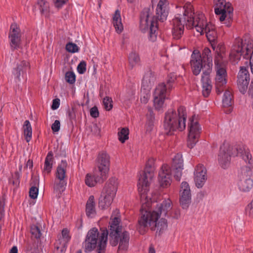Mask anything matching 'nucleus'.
<instances>
[{"mask_svg":"<svg viewBox=\"0 0 253 253\" xmlns=\"http://www.w3.org/2000/svg\"><path fill=\"white\" fill-rule=\"evenodd\" d=\"M149 160L144 171L138 179L137 183L138 191L141 202L142 203L140 209V216L138 218L136 226L137 230L141 234H144L148 226L151 227L152 230L156 229V234L161 235L168 228L167 220L160 217L163 214L165 216L171 209L172 202L169 199H165L161 203L157 204L155 209L151 210V205L154 201L151 198L148 199L147 193L149 191L150 181L154 176V170Z\"/></svg>","mask_w":253,"mask_h":253,"instance_id":"obj_1","label":"nucleus"},{"mask_svg":"<svg viewBox=\"0 0 253 253\" xmlns=\"http://www.w3.org/2000/svg\"><path fill=\"white\" fill-rule=\"evenodd\" d=\"M121 219L115 217L109 223L108 230L100 228L101 233L96 227L91 228L87 233L83 243L84 252L90 253L96 249L97 253H105L109 237L112 247L119 245L118 251H126L129 246L130 235L128 231L122 230Z\"/></svg>","mask_w":253,"mask_h":253,"instance_id":"obj_2","label":"nucleus"},{"mask_svg":"<svg viewBox=\"0 0 253 253\" xmlns=\"http://www.w3.org/2000/svg\"><path fill=\"white\" fill-rule=\"evenodd\" d=\"M190 63L195 76H198L203 70L201 78L202 93L205 97H208L212 89L211 81L210 78L212 67L211 50L207 47L204 48L202 53L198 49L194 50L191 55Z\"/></svg>","mask_w":253,"mask_h":253,"instance_id":"obj_3","label":"nucleus"},{"mask_svg":"<svg viewBox=\"0 0 253 253\" xmlns=\"http://www.w3.org/2000/svg\"><path fill=\"white\" fill-rule=\"evenodd\" d=\"M249 62L251 70L253 74V42L247 35L241 39L239 37L235 39L229 55V58L233 64H237L241 56Z\"/></svg>","mask_w":253,"mask_h":253,"instance_id":"obj_4","label":"nucleus"},{"mask_svg":"<svg viewBox=\"0 0 253 253\" xmlns=\"http://www.w3.org/2000/svg\"><path fill=\"white\" fill-rule=\"evenodd\" d=\"M177 112L173 109H169L165 113L163 127L165 133L168 135L173 134L177 130L182 131L185 128L187 119L185 107L180 106Z\"/></svg>","mask_w":253,"mask_h":253,"instance_id":"obj_5","label":"nucleus"},{"mask_svg":"<svg viewBox=\"0 0 253 253\" xmlns=\"http://www.w3.org/2000/svg\"><path fill=\"white\" fill-rule=\"evenodd\" d=\"M183 21L186 23V27L187 29H191L194 27L196 28L197 32L204 34V31L210 25L208 24L206 20L205 15L203 13H199L194 16V13L190 8L183 7Z\"/></svg>","mask_w":253,"mask_h":253,"instance_id":"obj_6","label":"nucleus"},{"mask_svg":"<svg viewBox=\"0 0 253 253\" xmlns=\"http://www.w3.org/2000/svg\"><path fill=\"white\" fill-rule=\"evenodd\" d=\"M118 179L113 177L106 183L99 198L98 207L101 210L108 208L111 205L118 189Z\"/></svg>","mask_w":253,"mask_h":253,"instance_id":"obj_7","label":"nucleus"},{"mask_svg":"<svg viewBox=\"0 0 253 253\" xmlns=\"http://www.w3.org/2000/svg\"><path fill=\"white\" fill-rule=\"evenodd\" d=\"M237 152L235 155L231 153L230 147L226 148L224 145L220 147V151L218 154V160L219 165L223 169H226L228 165L230 163L231 157L232 156H238L239 154H241L243 159L247 163L251 164L252 155L249 151L243 150L241 148H236Z\"/></svg>","mask_w":253,"mask_h":253,"instance_id":"obj_8","label":"nucleus"},{"mask_svg":"<svg viewBox=\"0 0 253 253\" xmlns=\"http://www.w3.org/2000/svg\"><path fill=\"white\" fill-rule=\"evenodd\" d=\"M150 9L144 8L140 16V26L143 32L149 29L148 39L152 42L156 41L157 38L158 25L157 21L154 18L149 20Z\"/></svg>","mask_w":253,"mask_h":253,"instance_id":"obj_9","label":"nucleus"},{"mask_svg":"<svg viewBox=\"0 0 253 253\" xmlns=\"http://www.w3.org/2000/svg\"><path fill=\"white\" fill-rule=\"evenodd\" d=\"M188 127L189 133L187 145L188 148L192 149L198 141L201 130L200 125L197 120H196L195 115L190 118Z\"/></svg>","mask_w":253,"mask_h":253,"instance_id":"obj_10","label":"nucleus"},{"mask_svg":"<svg viewBox=\"0 0 253 253\" xmlns=\"http://www.w3.org/2000/svg\"><path fill=\"white\" fill-rule=\"evenodd\" d=\"M213 3L215 14L220 15V21H224L227 15L231 17L233 8L230 2H226V0H213Z\"/></svg>","mask_w":253,"mask_h":253,"instance_id":"obj_11","label":"nucleus"},{"mask_svg":"<svg viewBox=\"0 0 253 253\" xmlns=\"http://www.w3.org/2000/svg\"><path fill=\"white\" fill-rule=\"evenodd\" d=\"M21 33L19 26L16 23H12L8 34L9 45L12 51L21 48Z\"/></svg>","mask_w":253,"mask_h":253,"instance_id":"obj_12","label":"nucleus"},{"mask_svg":"<svg viewBox=\"0 0 253 253\" xmlns=\"http://www.w3.org/2000/svg\"><path fill=\"white\" fill-rule=\"evenodd\" d=\"M96 169L98 172L107 177V174L110 169V157L106 152H100L95 160Z\"/></svg>","mask_w":253,"mask_h":253,"instance_id":"obj_13","label":"nucleus"},{"mask_svg":"<svg viewBox=\"0 0 253 253\" xmlns=\"http://www.w3.org/2000/svg\"><path fill=\"white\" fill-rule=\"evenodd\" d=\"M168 94L164 83H161L157 86L154 93V105L156 110L159 111L162 108Z\"/></svg>","mask_w":253,"mask_h":253,"instance_id":"obj_14","label":"nucleus"},{"mask_svg":"<svg viewBox=\"0 0 253 253\" xmlns=\"http://www.w3.org/2000/svg\"><path fill=\"white\" fill-rule=\"evenodd\" d=\"M30 69V64L26 60H20L16 65L12 71L15 82L21 81V77L23 79L27 78V71Z\"/></svg>","mask_w":253,"mask_h":253,"instance_id":"obj_15","label":"nucleus"},{"mask_svg":"<svg viewBox=\"0 0 253 253\" xmlns=\"http://www.w3.org/2000/svg\"><path fill=\"white\" fill-rule=\"evenodd\" d=\"M171 171V168L169 165H162L158 174V181L161 187L166 188L170 185Z\"/></svg>","mask_w":253,"mask_h":253,"instance_id":"obj_16","label":"nucleus"},{"mask_svg":"<svg viewBox=\"0 0 253 253\" xmlns=\"http://www.w3.org/2000/svg\"><path fill=\"white\" fill-rule=\"evenodd\" d=\"M191 202V194L189 184L183 181L180 190V205L183 209H187Z\"/></svg>","mask_w":253,"mask_h":253,"instance_id":"obj_17","label":"nucleus"},{"mask_svg":"<svg viewBox=\"0 0 253 253\" xmlns=\"http://www.w3.org/2000/svg\"><path fill=\"white\" fill-rule=\"evenodd\" d=\"M237 78L238 87L240 91L244 94L247 91L250 81V74L246 67H240Z\"/></svg>","mask_w":253,"mask_h":253,"instance_id":"obj_18","label":"nucleus"},{"mask_svg":"<svg viewBox=\"0 0 253 253\" xmlns=\"http://www.w3.org/2000/svg\"><path fill=\"white\" fill-rule=\"evenodd\" d=\"M215 77V87L216 93H221L224 90V86L227 83V72L224 68H216Z\"/></svg>","mask_w":253,"mask_h":253,"instance_id":"obj_19","label":"nucleus"},{"mask_svg":"<svg viewBox=\"0 0 253 253\" xmlns=\"http://www.w3.org/2000/svg\"><path fill=\"white\" fill-rule=\"evenodd\" d=\"M171 168L173 170L175 179L177 181H180L183 169V160L181 153H177L174 156Z\"/></svg>","mask_w":253,"mask_h":253,"instance_id":"obj_20","label":"nucleus"},{"mask_svg":"<svg viewBox=\"0 0 253 253\" xmlns=\"http://www.w3.org/2000/svg\"><path fill=\"white\" fill-rule=\"evenodd\" d=\"M206 173L207 169L203 165H197L194 171V181L198 188H202L204 185L207 179Z\"/></svg>","mask_w":253,"mask_h":253,"instance_id":"obj_21","label":"nucleus"},{"mask_svg":"<svg viewBox=\"0 0 253 253\" xmlns=\"http://www.w3.org/2000/svg\"><path fill=\"white\" fill-rule=\"evenodd\" d=\"M186 23V21H185V22L183 21V15L181 17H175L173 19L172 34L174 39L179 40L182 37Z\"/></svg>","mask_w":253,"mask_h":253,"instance_id":"obj_22","label":"nucleus"},{"mask_svg":"<svg viewBox=\"0 0 253 253\" xmlns=\"http://www.w3.org/2000/svg\"><path fill=\"white\" fill-rule=\"evenodd\" d=\"M169 14V7L167 0H160L157 6L155 20L163 22L167 19Z\"/></svg>","mask_w":253,"mask_h":253,"instance_id":"obj_23","label":"nucleus"},{"mask_svg":"<svg viewBox=\"0 0 253 253\" xmlns=\"http://www.w3.org/2000/svg\"><path fill=\"white\" fill-rule=\"evenodd\" d=\"M107 176L101 174L100 172L95 169L93 172V174L87 173L85 176V183L89 187H93L97 183H101L106 179Z\"/></svg>","mask_w":253,"mask_h":253,"instance_id":"obj_24","label":"nucleus"},{"mask_svg":"<svg viewBox=\"0 0 253 253\" xmlns=\"http://www.w3.org/2000/svg\"><path fill=\"white\" fill-rule=\"evenodd\" d=\"M154 73L149 69L145 73L142 81V88L144 89H149L154 84L155 81Z\"/></svg>","mask_w":253,"mask_h":253,"instance_id":"obj_25","label":"nucleus"},{"mask_svg":"<svg viewBox=\"0 0 253 253\" xmlns=\"http://www.w3.org/2000/svg\"><path fill=\"white\" fill-rule=\"evenodd\" d=\"M240 177V179L238 182V186L240 191L242 192H249L253 187V181L247 176Z\"/></svg>","mask_w":253,"mask_h":253,"instance_id":"obj_26","label":"nucleus"},{"mask_svg":"<svg viewBox=\"0 0 253 253\" xmlns=\"http://www.w3.org/2000/svg\"><path fill=\"white\" fill-rule=\"evenodd\" d=\"M67 163L66 160H62L61 163L57 167L55 173V180L66 181L65 179V175Z\"/></svg>","mask_w":253,"mask_h":253,"instance_id":"obj_27","label":"nucleus"},{"mask_svg":"<svg viewBox=\"0 0 253 253\" xmlns=\"http://www.w3.org/2000/svg\"><path fill=\"white\" fill-rule=\"evenodd\" d=\"M94 197L91 195L89 197L85 206L86 215L88 217L92 218L96 215Z\"/></svg>","mask_w":253,"mask_h":253,"instance_id":"obj_28","label":"nucleus"},{"mask_svg":"<svg viewBox=\"0 0 253 253\" xmlns=\"http://www.w3.org/2000/svg\"><path fill=\"white\" fill-rule=\"evenodd\" d=\"M112 23L117 33H121L123 31L124 28L122 23L121 11L119 9L116 10L113 16Z\"/></svg>","mask_w":253,"mask_h":253,"instance_id":"obj_29","label":"nucleus"},{"mask_svg":"<svg viewBox=\"0 0 253 253\" xmlns=\"http://www.w3.org/2000/svg\"><path fill=\"white\" fill-rule=\"evenodd\" d=\"M147 121L145 124L146 132H150L153 129L155 120V114L151 109H148V113L146 115Z\"/></svg>","mask_w":253,"mask_h":253,"instance_id":"obj_30","label":"nucleus"},{"mask_svg":"<svg viewBox=\"0 0 253 253\" xmlns=\"http://www.w3.org/2000/svg\"><path fill=\"white\" fill-rule=\"evenodd\" d=\"M53 154L52 151L48 152L44 161L43 170L47 174L50 173L53 164Z\"/></svg>","mask_w":253,"mask_h":253,"instance_id":"obj_31","label":"nucleus"},{"mask_svg":"<svg viewBox=\"0 0 253 253\" xmlns=\"http://www.w3.org/2000/svg\"><path fill=\"white\" fill-rule=\"evenodd\" d=\"M67 181L54 180L53 185V192L59 197L62 194L66 189Z\"/></svg>","mask_w":253,"mask_h":253,"instance_id":"obj_32","label":"nucleus"},{"mask_svg":"<svg viewBox=\"0 0 253 253\" xmlns=\"http://www.w3.org/2000/svg\"><path fill=\"white\" fill-rule=\"evenodd\" d=\"M37 4L39 6V9L41 14L45 17L49 16L50 7L49 3L45 0H39L37 1Z\"/></svg>","mask_w":253,"mask_h":253,"instance_id":"obj_33","label":"nucleus"},{"mask_svg":"<svg viewBox=\"0 0 253 253\" xmlns=\"http://www.w3.org/2000/svg\"><path fill=\"white\" fill-rule=\"evenodd\" d=\"M222 104L224 107H230L227 110L225 111L226 114H229L232 111L231 108L232 106V98L231 94L228 90L225 91L223 94L222 99Z\"/></svg>","mask_w":253,"mask_h":253,"instance_id":"obj_34","label":"nucleus"},{"mask_svg":"<svg viewBox=\"0 0 253 253\" xmlns=\"http://www.w3.org/2000/svg\"><path fill=\"white\" fill-rule=\"evenodd\" d=\"M204 32L206 34L207 38L208 41L211 42H214L217 38V33L214 30L213 26L210 25L208 27L205 29Z\"/></svg>","mask_w":253,"mask_h":253,"instance_id":"obj_35","label":"nucleus"},{"mask_svg":"<svg viewBox=\"0 0 253 253\" xmlns=\"http://www.w3.org/2000/svg\"><path fill=\"white\" fill-rule=\"evenodd\" d=\"M24 135L26 141L29 142L32 139V128L29 120H26L23 125Z\"/></svg>","mask_w":253,"mask_h":253,"instance_id":"obj_36","label":"nucleus"},{"mask_svg":"<svg viewBox=\"0 0 253 253\" xmlns=\"http://www.w3.org/2000/svg\"><path fill=\"white\" fill-rule=\"evenodd\" d=\"M128 61L131 68H133L140 62L139 54L135 51H132L129 54Z\"/></svg>","mask_w":253,"mask_h":253,"instance_id":"obj_37","label":"nucleus"},{"mask_svg":"<svg viewBox=\"0 0 253 253\" xmlns=\"http://www.w3.org/2000/svg\"><path fill=\"white\" fill-rule=\"evenodd\" d=\"M41 227V226L38 224H32L31 226L30 232L31 233L32 238L36 239H40L42 235Z\"/></svg>","mask_w":253,"mask_h":253,"instance_id":"obj_38","label":"nucleus"},{"mask_svg":"<svg viewBox=\"0 0 253 253\" xmlns=\"http://www.w3.org/2000/svg\"><path fill=\"white\" fill-rule=\"evenodd\" d=\"M177 79V76L174 73H171L168 75L167 79L166 88L168 90V93L172 89L173 87V84L175 83Z\"/></svg>","mask_w":253,"mask_h":253,"instance_id":"obj_39","label":"nucleus"},{"mask_svg":"<svg viewBox=\"0 0 253 253\" xmlns=\"http://www.w3.org/2000/svg\"><path fill=\"white\" fill-rule=\"evenodd\" d=\"M222 60L223 56L220 51V49L217 48L215 51L214 62L215 67L216 68H224L222 67Z\"/></svg>","mask_w":253,"mask_h":253,"instance_id":"obj_40","label":"nucleus"},{"mask_svg":"<svg viewBox=\"0 0 253 253\" xmlns=\"http://www.w3.org/2000/svg\"><path fill=\"white\" fill-rule=\"evenodd\" d=\"M129 129L127 127H123L118 133L119 140L124 143L128 139Z\"/></svg>","mask_w":253,"mask_h":253,"instance_id":"obj_41","label":"nucleus"},{"mask_svg":"<svg viewBox=\"0 0 253 253\" xmlns=\"http://www.w3.org/2000/svg\"><path fill=\"white\" fill-rule=\"evenodd\" d=\"M67 245L66 244H61L59 245L57 243L54 244V249L52 253H65L66 250Z\"/></svg>","mask_w":253,"mask_h":253,"instance_id":"obj_42","label":"nucleus"},{"mask_svg":"<svg viewBox=\"0 0 253 253\" xmlns=\"http://www.w3.org/2000/svg\"><path fill=\"white\" fill-rule=\"evenodd\" d=\"M104 108L107 111H110L113 108V101L111 97L106 96L103 100Z\"/></svg>","mask_w":253,"mask_h":253,"instance_id":"obj_43","label":"nucleus"},{"mask_svg":"<svg viewBox=\"0 0 253 253\" xmlns=\"http://www.w3.org/2000/svg\"><path fill=\"white\" fill-rule=\"evenodd\" d=\"M65 77L66 81L70 84H73L76 82V75L73 71L67 72Z\"/></svg>","mask_w":253,"mask_h":253,"instance_id":"obj_44","label":"nucleus"},{"mask_svg":"<svg viewBox=\"0 0 253 253\" xmlns=\"http://www.w3.org/2000/svg\"><path fill=\"white\" fill-rule=\"evenodd\" d=\"M66 49L67 51L71 53L78 52L80 50L79 47L76 43L70 42L67 43Z\"/></svg>","mask_w":253,"mask_h":253,"instance_id":"obj_45","label":"nucleus"},{"mask_svg":"<svg viewBox=\"0 0 253 253\" xmlns=\"http://www.w3.org/2000/svg\"><path fill=\"white\" fill-rule=\"evenodd\" d=\"M21 174L19 173L18 172H15L12 175V180L11 181L12 184L15 186L16 188H18L19 186L20 183V177Z\"/></svg>","mask_w":253,"mask_h":253,"instance_id":"obj_46","label":"nucleus"},{"mask_svg":"<svg viewBox=\"0 0 253 253\" xmlns=\"http://www.w3.org/2000/svg\"><path fill=\"white\" fill-rule=\"evenodd\" d=\"M61 235L64 241V243L63 244H66V245H67V243L71 240L69 230L67 228H64L62 230Z\"/></svg>","mask_w":253,"mask_h":253,"instance_id":"obj_47","label":"nucleus"},{"mask_svg":"<svg viewBox=\"0 0 253 253\" xmlns=\"http://www.w3.org/2000/svg\"><path fill=\"white\" fill-rule=\"evenodd\" d=\"M67 116L72 124H73V121H75L76 118L75 109L73 107L71 109L68 108L67 111Z\"/></svg>","mask_w":253,"mask_h":253,"instance_id":"obj_48","label":"nucleus"},{"mask_svg":"<svg viewBox=\"0 0 253 253\" xmlns=\"http://www.w3.org/2000/svg\"><path fill=\"white\" fill-rule=\"evenodd\" d=\"M39 193V188L36 186H32L29 190V196L32 199L37 198Z\"/></svg>","mask_w":253,"mask_h":253,"instance_id":"obj_49","label":"nucleus"},{"mask_svg":"<svg viewBox=\"0 0 253 253\" xmlns=\"http://www.w3.org/2000/svg\"><path fill=\"white\" fill-rule=\"evenodd\" d=\"M86 64L84 61H82L77 66V71L80 74H83L86 70Z\"/></svg>","mask_w":253,"mask_h":253,"instance_id":"obj_50","label":"nucleus"},{"mask_svg":"<svg viewBox=\"0 0 253 253\" xmlns=\"http://www.w3.org/2000/svg\"><path fill=\"white\" fill-rule=\"evenodd\" d=\"M245 211L249 217L253 218V199L249 204L245 208Z\"/></svg>","mask_w":253,"mask_h":253,"instance_id":"obj_51","label":"nucleus"},{"mask_svg":"<svg viewBox=\"0 0 253 253\" xmlns=\"http://www.w3.org/2000/svg\"><path fill=\"white\" fill-rule=\"evenodd\" d=\"M90 115L93 118H96L99 117V113L98 108L96 106H93L90 109Z\"/></svg>","mask_w":253,"mask_h":253,"instance_id":"obj_52","label":"nucleus"},{"mask_svg":"<svg viewBox=\"0 0 253 253\" xmlns=\"http://www.w3.org/2000/svg\"><path fill=\"white\" fill-rule=\"evenodd\" d=\"M60 128V123L59 120H55L51 125V129L53 132L59 131Z\"/></svg>","mask_w":253,"mask_h":253,"instance_id":"obj_53","label":"nucleus"},{"mask_svg":"<svg viewBox=\"0 0 253 253\" xmlns=\"http://www.w3.org/2000/svg\"><path fill=\"white\" fill-rule=\"evenodd\" d=\"M55 6L57 8H61L68 0H53Z\"/></svg>","mask_w":253,"mask_h":253,"instance_id":"obj_54","label":"nucleus"},{"mask_svg":"<svg viewBox=\"0 0 253 253\" xmlns=\"http://www.w3.org/2000/svg\"><path fill=\"white\" fill-rule=\"evenodd\" d=\"M60 99L59 98H55L52 100V104L51 108L53 110L57 109L60 105Z\"/></svg>","mask_w":253,"mask_h":253,"instance_id":"obj_55","label":"nucleus"},{"mask_svg":"<svg viewBox=\"0 0 253 253\" xmlns=\"http://www.w3.org/2000/svg\"><path fill=\"white\" fill-rule=\"evenodd\" d=\"M172 217L173 218L178 219L180 216V211L179 209H175L173 211Z\"/></svg>","mask_w":253,"mask_h":253,"instance_id":"obj_56","label":"nucleus"},{"mask_svg":"<svg viewBox=\"0 0 253 253\" xmlns=\"http://www.w3.org/2000/svg\"><path fill=\"white\" fill-rule=\"evenodd\" d=\"M249 95L253 98V80L252 81L249 89Z\"/></svg>","mask_w":253,"mask_h":253,"instance_id":"obj_57","label":"nucleus"},{"mask_svg":"<svg viewBox=\"0 0 253 253\" xmlns=\"http://www.w3.org/2000/svg\"><path fill=\"white\" fill-rule=\"evenodd\" d=\"M28 167H29L30 169H32L33 167V162L31 159H29L27 162L25 168H27Z\"/></svg>","mask_w":253,"mask_h":253,"instance_id":"obj_58","label":"nucleus"},{"mask_svg":"<svg viewBox=\"0 0 253 253\" xmlns=\"http://www.w3.org/2000/svg\"><path fill=\"white\" fill-rule=\"evenodd\" d=\"M0 211L4 212V202L0 200Z\"/></svg>","mask_w":253,"mask_h":253,"instance_id":"obj_59","label":"nucleus"},{"mask_svg":"<svg viewBox=\"0 0 253 253\" xmlns=\"http://www.w3.org/2000/svg\"><path fill=\"white\" fill-rule=\"evenodd\" d=\"M9 253H18V249L16 246H13L9 251Z\"/></svg>","mask_w":253,"mask_h":253,"instance_id":"obj_60","label":"nucleus"},{"mask_svg":"<svg viewBox=\"0 0 253 253\" xmlns=\"http://www.w3.org/2000/svg\"><path fill=\"white\" fill-rule=\"evenodd\" d=\"M149 253H155V250L152 245H151L149 248Z\"/></svg>","mask_w":253,"mask_h":253,"instance_id":"obj_61","label":"nucleus"},{"mask_svg":"<svg viewBox=\"0 0 253 253\" xmlns=\"http://www.w3.org/2000/svg\"><path fill=\"white\" fill-rule=\"evenodd\" d=\"M141 102H143L144 103H146L148 101V98L146 96H143V98H141Z\"/></svg>","mask_w":253,"mask_h":253,"instance_id":"obj_62","label":"nucleus"},{"mask_svg":"<svg viewBox=\"0 0 253 253\" xmlns=\"http://www.w3.org/2000/svg\"><path fill=\"white\" fill-rule=\"evenodd\" d=\"M23 166L22 164H20L19 165V170L18 171H16L15 172H18L19 173L21 174L22 173V169Z\"/></svg>","mask_w":253,"mask_h":253,"instance_id":"obj_63","label":"nucleus"},{"mask_svg":"<svg viewBox=\"0 0 253 253\" xmlns=\"http://www.w3.org/2000/svg\"><path fill=\"white\" fill-rule=\"evenodd\" d=\"M4 212L0 211V221L4 217Z\"/></svg>","mask_w":253,"mask_h":253,"instance_id":"obj_64","label":"nucleus"}]
</instances>
